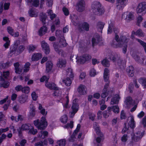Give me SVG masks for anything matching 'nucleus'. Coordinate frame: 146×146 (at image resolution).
I'll return each instance as SVG.
<instances>
[{"mask_svg": "<svg viewBox=\"0 0 146 146\" xmlns=\"http://www.w3.org/2000/svg\"><path fill=\"white\" fill-rule=\"evenodd\" d=\"M45 86L50 89L55 90L54 93V95L57 96V98L60 100V101L62 103L64 108H68L69 107V100L67 95H62L61 92L58 89L56 85L54 83L46 82Z\"/></svg>", "mask_w": 146, "mask_h": 146, "instance_id": "nucleus-1", "label": "nucleus"}, {"mask_svg": "<svg viewBox=\"0 0 146 146\" xmlns=\"http://www.w3.org/2000/svg\"><path fill=\"white\" fill-rule=\"evenodd\" d=\"M109 71L108 69L107 68H106L104 69V78L105 81L107 82V83L105 85L104 88L102 91V93L101 95V97L102 98H104L107 96L108 94V92L110 93V92H111L113 91V89H112V90H110L109 89L108 92L107 88H108L109 81Z\"/></svg>", "mask_w": 146, "mask_h": 146, "instance_id": "nucleus-2", "label": "nucleus"}, {"mask_svg": "<svg viewBox=\"0 0 146 146\" xmlns=\"http://www.w3.org/2000/svg\"><path fill=\"white\" fill-rule=\"evenodd\" d=\"M118 36L116 35L115 38L117 43V44L114 45L113 47L117 48L123 46V52L124 53H125L126 52L127 43L128 41V39H127L125 36H123L120 38V40L119 41L118 39Z\"/></svg>", "mask_w": 146, "mask_h": 146, "instance_id": "nucleus-3", "label": "nucleus"}, {"mask_svg": "<svg viewBox=\"0 0 146 146\" xmlns=\"http://www.w3.org/2000/svg\"><path fill=\"white\" fill-rule=\"evenodd\" d=\"M91 10L94 13L99 15H102L104 12V9L101 8L100 3L97 1L94 2L92 4Z\"/></svg>", "mask_w": 146, "mask_h": 146, "instance_id": "nucleus-4", "label": "nucleus"}, {"mask_svg": "<svg viewBox=\"0 0 146 146\" xmlns=\"http://www.w3.org/2000/svg\"><path fill=\"white\" fill-rule=\"evenodd\" d=\"M128 121L129 123L125 124V127L122 131V133H125L128 129L129 126L131 128H133L135 127V123L133 116L131 115L128 118Z\"/></svg>", "mask_w": 146, "mask_h": 146, "instance_id": "nucleus-5", "label": "nucleus"}, {"mask_svg": "<svg viewBox=\"0 0 146 146\" xmlns=\"http://www.w3.org/2000/svg\"><path fill=\"white\" fill-rule=\"evenodd\" d=\"M77 99L74 100L72 102L71 110L70 112V117L73 116L77 112L79 108V105Z\"/></svg>", "mask_w": 146, "mask_h": 146, "instance_id": "nucleus-6", "label": "nucleus"}, {"mask_svg": "<svg viewBox=\"0 0 146 146\" xmlns=\"http://www.w3.org/2000/svg\"><path fill=\"white\" fill-rule=\"evenodd\" d=\"M143 132H138L135 134L133 133L131 135V142L134 143L139 141L143 135Z\"/></svg>", "mask_w": 146, "mask_h": 146, "instance_id": "nucleus-7", "label": "nucleus"}, {"mask_svg": "<svg viewBox=\"0 0 146 146\" xmlns=\"http://www.w3.org/2000/svg\"><path fill=\"white\" fill-rule=\"evenodd\" d=\"M16 46H15L12 47L10 48L11 51L9 53L10 56H13L14 54H17L21 53L24 50V48L23 46L21 45L19 46L18 49L16 50Z\"/></svg>", "mask_w": 146, "mask_h": 146, "instance_id": "nucleus-8", "label": "nucleus"}, {"mask_svg": "<svg viewBox=\"0 0 146 146\" xmlns=\"http://www.w3.org/2000/svg\"><path fill=\"white\" fill-rule=\"evenodd\" d=\"M77 60L76 62L80 64H83L91 58L90 56L86 54L80 57L77 56L76 58Z\"/></svg>", "mask_w": 146, "mask_h": 146, "instance_id": "nucleus-9", "label": "nucleus"}, {"mask_svg": "<svg viewBox=\"0 0 146 146\" xmlns=\"http://www.w3.org/2000/svg\"><path fill=\"white\" fill-rule=\"evenodd\" d=\"M138 13L144 14L146 13V3L142 2L140 3L137 7V10Z\"/></svg>", "mask_w": 146, "mask_h": 146, "instance_id": "nucleus-10", "label": "nucleus"}, {"mask_svg": "<svg viewBox=\"0 0 146 146\" xmlns=\"http://www.w3.org/2000/svg\"><path fill=\"white\" fill-rule=\"evenodd\" d=\"M93 127L96 133L100 135V137H98L96 140L98 142L100 143L101 140L103 139V135L100 133L99 128L96 123H95L94 124Z\"/></svg>", "mask_w": 146, "mask_h": 146, "instance_id": "nucleus-11", "label": "nucleus"}, {"mask_svg": "<svg viewBox=\"0 0 146 146\" xmlns=\"http://www.w3.org/2000/svg\"><path fill=\"white\" fill-rule=\"evenodd\" d=\"M127 3V0H117L116 6L119 10L122 9Z\"/></svg>", "mask_w": 146, "mask_h": 146, "instance_id": "nucleus-12", "label": "nucleus"}, {"mask_svg": "<svg viewBox=\"0 0 146 146\" xmlns=\"http://www.w3.org/2000/svg\"><path fill=\"white\" fill-rule=\"evenodd\" d=\"M123 18H125V19L127 22L133 19L134 18L133 13L132 12H127L125 13L123 15Z\"/></svg>", "mask_w": 146, "mask_h": 146, "instance_id": "nucleus-13", "label": "nucleus"}, {"mask_svg": "<svg viewBox=\"0 0 146 146\" xmlns=\"http://www.w3.org/2000/svg\"><path fill=\"white\" fill-rule=\"evenodd\" d=\"M85 3L84 0H82L79 1L77 4L76 9L79 12H82L85 9Z\"/></svg>", "mask_w": 146, "mask_h": 146, "instance_id": "nucleus-14", "label": "nucleus"}, {"mask_svg": "<svg viewBox=\"0 0 146 146\" xmlns=\"http://www.w3.org/2000/svg\"><path fill=\"white\" fill-rule=\"evenodd\" d=\"M41 46L45 53L46 54H49L50 49L48 44L45 41H43L41 42Z\"/></svg>", "mask_w": 146, "mask_h": 146, "instance_id": "nucleus-15", "label": "nucleus"}, {"mask_svg": "<svg viewBox=\"0 0 146 146\" xmlns=\"http://www.w3.org/2000/svg\"><path fill=\"white\" fill-rule=\"evenodd\" d=\"M134 101L132 100L131 98L130 97L127 98L125 101V106L127 108L130 107L134 104Z\"/></svg>", "mask_w": 146, "mask_h": 146, "instance_id": "nucleus-16", "label": "nucleus"}, {"mask_svg": "<svg viewBox=\"0 0 146 146\" xmlns=\"http://www.w3.org/2000/svg\"><path fill=\"white\" fill-rule=\"evenodd\" d=\"M40 123L41 129H43L46 127L48 125L46 117H42L41 118Z\"/></svg>", "mask_w": 146, "mask_h": 146, "instance_id": "nucleus-17", "label": "nucleus"}, {"mask_svg": "<svg viewBox=\"0 0 146 146\" xmlns=\"http://www.w3.org/2000/svg\"><path fill=\"white\" fill-rule=\"evenodd\" d=\"M19 101L21 104L24 103L28 101V96L23 95L19 97Z\"/></svg>", "mask_w": 146, "mask_h": 146, "instance_id": "nucleus-18", "label": "nucleus"}, {"mask_svg": "<svg viewBox=\"0 0 146 146\" xmlns=\"http://www.w3.org/2000/svg\"><path fill=\"white\" fill-rule=\"evenodd\" d=\"M59 83L61 84H62V83H64L66 86H70L71 84V81L70 79L67 78H65L64 80H60Z\"/></svg>", "mask_w": 146, "mask_h": 146, "instance_id": "nucleus-19", "label": "nucleus"}, {"mask_svg": "<svg viewBox=\"0 0 146 146\" xmlns=\"http://www.w3.org/2000/svg\"><path fill=\"white\" fill-rule=\"evenodd\" d=\"M80 125L79 124H78L77 126V127L76 129V130L74 131V132L72 135L71 137L69 139V140L70 141H72L74 140V139L75 137V136L77 134V133L78 132L80 129Z\"/></svg>", "mask_w": 146, "mask_h": 146, "instance_id": "nucleus-20", "label": "nucleus"}, {"mask_svg": "<svg viewBox=\"0 0 146 146\" xmlns=\"http://www.w3.org/2000/svg\"><path fill=\"white\" fill-rule=\"evenodd\" d=\"M126 71L129 76L132 77L134 75V68L132 66H131L127 67Z\"/></svg>", "mask_w": 146, "mask_h": 146, "instance_id": "nucleus-21", "label": "nucleus"}, {"mask_svg": "<svg viewBox=\"0 0 146 146\" xmlns=\"http://www.w3.org/2000/svg\"><path fill=\"white\" fill-rule=\"evenodd\" d=\"M120 97L118 94H117L114 96L112 99L111 103L112 104H114L118 103Z\"/></svg>", "mask_w": 146, "mask_h": 146, "instance_id": "nucleus-22", "label": "nucleus"}, {"mask_svg": "<svg viewBox=\"0 0 146 146\" xmlns=\"http://www.w3.org/2000/svg\"><path fill=\"white\" fill-rule=\"evenodd\" d=\"M78 91L80 94H84L86 93L87 89L84 86L81 85L79 87Z\"/></svg>", "mask_w": 146, "mask_h": 146, "instance_id": "nucleus-23", "label": "nucleus"}, {"mask_svg": "<svg viewBox=\"0 0 146 146\" xmlns=\"http://www.w3.org/2000/svg\"><path fill=\"white\" fill-rule=\"evenodd\" d=\"M107 110V111H104L103 112V116L105 118H108L111 114V107H108Z\"/></svg>", "mask_w": 146, "mask_h": 146, "instance_id": "nucleus-24", "label": "nucleus"}, {"mask_svg": "<svg viewBox=\"0 0 146 146\" xmlns=\"http://www.w3.org/2000/svg\"><path fill=\"white\" fill-rule=\"evenodd\" d=\"M31 126V125L30 124H25L22 125L21 128L19 129H19L18 130L19 133H21V131L22 130H29V128Z\"/></svg>", "mask_w": 146, "mask_h": 146, "instance_id": "nucleus-25", "label": "nucleus"}, {"mask_svg": "<svg viewBox=\"0 0 146 146\" xmlns=\"http://www.w3.org/2000/svg\"><path fill=\"white\" fill-rule=\"evenodd\" d=\"M1 79L0 84L2 87L4 88H6L9 86V83L8 81L4 80L1 77Z\"/></svg>", "mask_w": 146, "mask_h": 146, "instance_id": "nucleus-26", "label": "nucleus"}, {"mask_svg": "<svg viewBox=\"0 0 146 146\" xmlns=\"http://www.w3.org/2000/svg\"><path fill=\"white\" fill-rule=\"evenodd\" d=\"M47 28L45 27H41L38 31V34L40 36L44 35L47 31Z\"/></svg>", "mask_w": 146, "mask_h": 146, "instance_id": "nucleus-27", "label": "nucleus"}, {"mask_svg": "<svg viewBox=\"0 0 146 146\" xmlns=\"http://www.w3.org/2000/svg\"><path fill=\"white\" fill-rule=\"evenodd\" d=\"M42 57V55L40 53L34 54L32 56V60L33 61H36L40 59Z\"/></svg>", "mask_w": 146, "mask_h": 146, "instance_id": "nucleus-28", "label": "nucleus"}, {"mask_svg": "<svg viewBox=\"0 0 146 146\" xmlns=\"http://www.w3.org/2000/svg\"><path fill=\"white\" fill-rule=\"evenodd\" d=\"M66 61L62 59H60L58 62L57 66L58 67L62 68L65 66Z\"/></svg>", "mask_w": 146, "mask_h": 146, "instance_id": "nucleus-29", "label": "nucleus"}, {"mask_svg": "<svg viewBox=\"0 0 146 146\" xmlns=\"http://www.w3.org/2000/svg\"><path fill=\"white\" fill-rule=\"evenodd\" d=\"M52 64L51 61H48L46 65V71L47 72H49L52 69Z\"/></svg>", "mask_w": 146, "mask_h": 146, "instance_id": "nucleus-30", "label": "nucleus"}, {"mask_svg": "<svg viewBox=\"0 0 146 146\" xmlns=\"http://www.w3.org/2000/svg\"><path fill=\"white\" fill-rule=\"evenodd\" d=\"M38 109L39 110L40 113L42 115H46L47 114V111L43 108L42 105L40 104H39Z\"/></svg>", "mask_w": 146, "mask_h": 146, "instance_id": "nucleus-31", "label": "nucleus"}, {"mask_svg": "<svg viewBox=\"0 0 146 146\" xmlns=\"http://www.w3.org/2000/svg\"><path fill=\"white\" fill-rule=\"evenodd\" d=\"M135 35L139 36H143V33L142 31L139 29L137 30L135 33L133 32L132 33V37L133 38Z\"/></svg>", "mask_w": 146, "mask_h": 146, "instance_id": "nucleus-32", "label": "nucleus"}, {"mask_svg": "<svg viewBox=\"0 0 146 146\" xmlns=\"http://www.w3.org/2000/svg\"><path fill=\"white\" fill-rule=\"evenodd\" d=\"M14 66L15 67V72L17 74H20L22 70L19 67V65L18 63H16L14 64Z\"/></svg>", "mask_w": 146, "mask_h": 146, "instance_id": "nucleus-33", "label": "nucleus"}, {"mask_svg": "<svg viewBox=\"0 0 146 146\" xmlns=\"http://www.w3.org/2000/svg\"><path fill=\"white\" fill-rule=\"evenodd\" d=\"M35 108L33 106H31L30 107V110L29 112V117H34L35 115Z\"/></svg>", "mask_w": 146, "mask_h": 146, "instance_id": "nucleus-34", "label": "nucleus"}, {"mask_svg": "<svg viewBox=\"0 0 146 146\" xmlns=\"http://www.w3.org/2000/svg\"><path fill=\"white\" fill-rule=\"evenodd\" d=\"M66 74L67 76L69 77L70 78H72L74 76L73 74L72 73V70L71 68H69L66 71Z\"/></svg>", "mask_w": 146, "mask_h": 146, "instance_id": "nucleus-35", "label": "nucleus"}, {"mask_svg": "<svg viewBox=\"0 0 146 146\" xmlns=\"http://www.w3.org/2000/svg\"><path fill=\"white\" fill-rule=\"evenodd\" d=\"M89 29V25L86 23H83L82 25L81 29L82 30L88 31Z\"/></svg>", "mask_w": 146, "mask_h": 146, "instance_id": "nucleus-36", "label": "nucleus"}, {"mask_svg": "<svg viewBox=\"0 0 146 146\" xmlns=\"http://www.w3.org/2000/svg\"><path fill=\"white\" fill-rule=\"evenodd\" d=\"M9 74V72L8 71H4L2 74V72H0V77L2 76L5 78H7Z\"/></svg>", "mask_w": 146, "mask_h": 146, "instance_id": "nucleus-37", "label": "nucleus"}, {"mask_svg": "<svg viewBox=\"0 0 146 146\" xmlns=\"http://www.w3.org/2000/svg\"><path fill=\"white\" fill-rule=\"evenodd\" d=\"M60 46L61 47L65 46H66L67 44L64 39L63 36H62L59 41Z\"/></svg>", "mask_w": 146, "mask_h": 146, "instance_id": "nucleus-38", "label": "nucleus"}, {"mask_svg": "<svg viewBox=\"0 0 146 146\" xmlns=\"http://www.w3.org/2000/svg\"><path fill=\"white\" fill-rule=\"evenodd\" d=\"M3 40L6 42L4 45V46L6 48H7L9 45L10 41L9 38L7 37H4L3 38Z\"/></svg>", "mask_w": 146, "mask_h": 146, "instance_id": "nucleus-39", "label": "nucleus"}, {"mask_svg": "<svg viewBox=\"0 0 146 146\" xmlns=\"http://www.w3.org/2000/svg\"><path fill=\"white\" fill-rule=\"evenodd\" d=\"M70 18L71 19L72 22L73 23H76L78 21V17L75 15H71Z\"/></svg>", "mask_w": 146, "mask_h": 146, "instance_id": "nucleus-40", "label": "nucleus"}, {"mask_svg": "<svg viewBox=\"0 0 146 146\" xmlns=\"http://www.w3.org/2000/svg\"><path fill=\"white\" fill-rule=\"evenodd\" d=\"M29 133L32 134H35L37 132V131L36 129H34V128L31 125L29 129Z\"/></svg>", "mask_w": 146, "mask_h": 146, "instance_id": "nucleus-41", "label": "nucleus"}, {"mask_svg": "<svg viewBox=\"0 0 146 146\" xmlns=\"http://www.w3.org/2000/svg\"><path fill=\"white\" fill-rule=\"evenodd\" d=\"M60 120L63 123H66L68 121V117L66 115H64L62 116L60 118Z\"/></svg>", "mask_w": 146, "mask_h": 146, "instance_id": "nucleus-42", "label": "nucleus"}, {"mask_svg": "<svg viewBox=\"0 0 146 146\" xmlns=\"http://www.w3.org/2000/svg\"><path fill=\"white\" fill-rule=\"evenodd\" d=\"M139 82L141 84L144 88L146 89V79L141 78L139 80Z\"/></svg>", "mask_w": 146, "mask_h": 146, "instance_id": "nucleus-43", "label": "nucleus"}, {"mask_svg": "<svg viewBox=\"0 0 146 146\" xmlns=\"http://www.w3.org/2000/svg\"><path fill=\"white\" fill-rule=\"evenodd\" d=\"M48 134V133L46 131H41L39 134V137L43 139L45 137L47 136Z\"/></svg>", "mask_w": 146, "mask_h": 146, "instance_id": "nucleus-44", "label": "nucleus"}, {"mask_svg": "<svg viewBox=\"0 0 146 146\" xmlns=\"http://www.w3.org/2000/svg\"><path fill=\"white\" fill-rule=\"evenodd\" d=\"M30 91V88L28 86H26L23 87L22 89V92L28 94L29 93Z\"/></svg>", "mask_w": 146, "mask_h": 146, "instance_id": "nucleus-45", "label": "nucleus"}, {"mask_svg": "<svg viewBox=\"0 0 146 146\" xmlns=\"http://www.w3.org/2000/svg\"><path fill=\"white\" fill-rule=\"evenodd\" d=\"M112 110L115 113H118L119 112V108L117 106H113L111 108V111Z\"/></svg>", "mask_w": 146, "mask_h": 146, "instance_id": "nucleus-46", "label": "nucleus"}, {"mask_svg": "<svg viewBox=\"0 0 146 146\" xmlns=\"http://www.w3.org/2000/svg\"><path fill=\"white\" fill-rule=\"evenodd\" d=\"M57 143L59 146H64L66 144V141L64 139H62L58 141Z\"/></svg>", "mask_w": 146, "mask_h": 146, "instance_id": "nucleus-47", "label": "nucleus"}, {"mask_svg": "<svg viewBox=\"0 0 146 146\" xmlns=\"http://www.w3.org/2000/svg\"><path fill=\"white\" fill-rule=\"evenodd\" d=\"M102 64L105 66L109 67L110 65L109 61L106 59H105L102 61Z\"/></svg>", "mask_w": 146, "mask_h": 146, "instance_id": "nucleus-48", "label": "nucleus"}, {"mask_svg": "<svg viewBox=\"0 0 146 146\" xmlns=\"http://www.w3.org/2000/svg\"><path fill=\"white\" fill-rule=\"evenodd\" d=\"M100 39V36H98L96 38H93L92 39V43L93 45H94L99 40V39Z\"/></svg>", "mask_w": 146, "mask_h": 146, "instance_id": "nucleus-49", "label": "nucleus"}, {"mask_svg": "<svg viewBox=\"0 0 146 146\" xmlns=\"http://www.w3.org/2000/svg\"><path fill=\"white\" fill-rule=\"evenodd\" d=\"M30 65V64L29 62H27L25 64L24 69V71L25 72H27L29 70Z\"/></svg>", "mask_w": 146, "mask_h": 146, "instance_id": "nucleus-50", "label": "nucleus"}, {"mask_svg": "<svg viewBox=\"0 0 146 146\" xmlns=\"http://www.w3.org/2000/svg\"><path fill=\"white\" fill-rule=\"evenodd\" d=\"M31 97L33 100L36 101L37 100L38 97V95L36 94L35 92H33L31 94Z\"/></svg>", "mask_w": 146, "mask_h": 146, "instance_id": "nucleus-51", "label": "nucleus"}, {"mask_svg": "<svg viewBox=\"0 0 146 146\" xmlns=\"http://www.w3.org/2000/svg\"><path fill=\"white\" fill-rule=\"evenodd\" d=\"M34 125L36 126L38 129H41L40 123H39V120H37L34 121Z\"/></svg>", "mask_w": 146, "mask_h": 146, "instance_id": "nucleus-52", "label": "nucleus"}, {"mask_svg": "<svg viewBox=\"0 0 146 146\" xmlns=\"http://www.w3.org/2000/svg\"><path fill=\"white\" fill-rule=\"evenodd\" d=\"M47 142L46 140H45L43 142H39L35 144L36 146H44V145H47Z\"/></svg>", "mask_w": 146, "mask_h": 146, "instance_id": "nucleus-53", "label": "nucleus"}, {"mask_svg": "<svg viewBox=\"0 0 146 146\" xmlns=\"http://www.w3.org/2000/svg\"><path fill=\"white\" fill-rule=\"evenodd\" d=\"M29 15L31 17L36 16L37 15L36 14L35 11L34 10H31L29 12Z\"/></svg>", "mask_w": 146, "mask_h": 146, "instance_id": "nucleus-54", "label": "nucleus"}, {"mask_svg": "<svg viewBox=\"0 0 146 146\" xmlns=\"http://www.w3.org/2000/svg\"><path fill=\"white\" fill-rule=\"evenodd\" d=\"M48 13L50 16V18L51 19H52L56 16V15L54 14L53 13L52 11L51 10H49L48 11Z\"/></svg>", "mask_w": 146, "mask_h": 146, "instance_id": "nucleus-55", "label": "nucleus"}, {"mask_svg": "<svg viewBox=\"0 0 146 146\" xmlns=\"http://www.w3.org/2000/svg\"><path fill=\"white\" fill-rule=\"evenodd\" d=\"M128 139V137L127 135H123L121 138V141L123 142H125L127 141Z\"/></svg>", "mask_w": 146, "mask_h": 146, "instance_id": "nucleus-56", "label": "nucleus"}, {"mask_svg": "<svg viewBox=\"0 0 146 146\" xmlns=\"http://www.w3.org/2000/svg\"><path fill=\"white\" fill-rule=\"evenodd\" d=\"M90 74L91 76H94L96 74L95 70L94 69H91L90 72Z\"/></svg>", "mask_w": 146, "mask_h": 146, "instance_id": "nucleus-57", "label": "nucleus"}, {"mask_svg": "<svg viewBox=\"0 0 146 146\" xmlns=\"http://www.w3.org/2000/svg\"><path fill=\"white\" fill-rule=\"evenodd\" d=\"M9 65V64L8 62H7L6 63L1 64H0V68H6L8 67Z\"/></svg>", "mask_w": 146, "mask_h": 146, "instance_id": "nucleus-58", "label": "nucleus"}, {"mask_svg": "<svg viewBox=\"0 0 146 146\" xmlns=\"http://www.w3.org/2000/svg\"><path fill=\"white\" fill-rule=\"evenodd\" d=\"M64 127L66 128H68L70 127L72 128L73 127V122L70 121L69 123H68L66 125H65Z\"/></svg>", "mask_w": 146, "mask_h": 146, "instance_id": "nucleus-59", "label": "nucleus"}, {"mask_svg": "<svg viewBox=\"0 0 146 146\" xmlns=\"http://www.w3.org/2000/svg\"><path fill=\"white\" fill-rule=\"evenodd\" d=\"M9 128L8 127H7L5 128H1L0 129V135L2 133L4 132H5L8 131Z\"/></svg>", "mask_w": 146, "mask_h": 146, "instance_id": "nucleus-60", "label": "nucleus"}, {"mask_svg": "<svg viewBox=\"0 0 146 146\" xmlns=\"http://www.w3.org/2000/svg\"><path fill=\"white\" fill-rule=\"evenodd\" d=\"M65 15H68L69 14V12L68 9L64 7L62 9Z\"/></svg>", "mask_w": 146, "mask_h": 146, "instance_id": "nucleus-61", "label": "nucleus"}, {"mask_svg": "<svg viewBox=\"0 0 146 146\" xmlns=\"http://www.w3.org/2000/svg\"><path fill=\"white\" fill-rule=\"evenodd\" d=\"M46 18V16L45 14L42 15H41L40 19L44 23H45V21Z\"/></svg>", "mask_w": 146, "mask_h": 146, "instance_id": "nucleus-62", "label": "nucleus"}, {"mask_svg": "<svg viewBox=\"0 0 146 146\" xmlns=\"http://www.w3.org/2000/svg\"><path fill=\"white\" fill-rule=\"evenodd\" d=\"M49 78L48 77H46L45 76H44L42 77L40 79V81L41 82H43L44 81H47L48 79Z\"/></svg>", "mask_w": 146, "mask_h": 146, "instance_id": "nucleus-63", "label": "nucleus"}, {"mask_svg": "<svg viewBox=\"0 0 146 146\" xmlns=\"http://www.w3.org/2000/svg\"><path fill=\"white\" fill-rule=\"evenodd\" d=\"M141 123L144 127H146V116H145L143 119Z\"/></svg>", "mask_w": 146, "mask_h": 146, "instance_id": "nucleus-64", "label": "nucleus"}]
</instances>
